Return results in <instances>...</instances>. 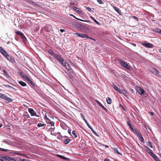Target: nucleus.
<instances>
[{
    "instance_id": "1",
    "label": "nucleus",
    "mask_w": 161,
    "mask_h": 161,
    "mask_svg": "<svg viewBox=\"0 0 161 161\" xmlns=\"http://www.w3.org/2000/svg\"><path fill=\"white\" fill-rule=\"evenodd\" d=\"M138 93L140 95H145V92L144 90L142 88L139 86H137L136 88Z\"/></svg>"
},
{
    "instance_id": "2",
    "label": "nucleus",
    "mask_w": 161,
    "mask_h": 161,
    "mask_svg": "<svg viewBox=\"0 0 161 161\" xmlns=\"http://www.w3.org/2000/svg\"><path fill=\"white\" fill-rule=\"evenodd\" d=\"M0 52L3 54L7 59H9L8 58L9 55L1 47H0Z\"/></svg>"
},
{
    "instance_id": "3",
    "label": "nucleus",
    "mask_w": 161,
    "mask_h": 161,
    "mask_svg": "<svg viewBox=\"0 0 161 161\" xmlns=\"http://www.w3.org/2000/svg\"><path fill=\"white\" fill-rule=\"evenodd\" d=\"M142 45L147 48H153L154 47L153 44L148 43H143Z\"/></svg>"
},
{
    "instance_id": "4",
    "label": "nucleus",
    "mask_w": 161,
    "mask_h": 161,
    "mask_svg": "<svg viewBox=\"0 0 161 161\" xmlns=\"http://www.w3.org/2000/svg\"><path fill=\"white\" fill-rule=\"evenodd\" d=\"M120 64L124 67L127 69H129L130 67L129 65L127 64L123 60H120Z\"/></svg>"
},
{
    "instance_id": "5",
    "label": "nucleus",
    "mask_w": 161,
    "mask_h": 161,
    "mask_svg": "<svg viewBox=\"0 0 161 161\" xmlns=\"http://www.w3.org/2000/svg\"><path fill=\"white\" fill-rule=\"evenodd\" d=\"M28 111L29 113L31 114V116H35L36 117L38 116L36 115V113L34 111V110L31 108H29L28 109Z\"/></svg>"
},
{
    "instance_id": "6",
    "label": "nucleus",
    "mask_w": 161,
    "mask_h": 161,
    "mask_svg": "<svg viewBox=\"0 0 161 161\" xmlns=\"http://www.w3.org/2000/svg\"><path fill=\"white\" fill-rule=\"evenodd\" d=\"M54 57L60 62H62L64 60V59L58 54L54 55Z\"/></svg>"
},
{
    "instance_id": "7",
    "label": "nucleus",
    "mask_w": 161,
    "mask_h": 161,
    "mask_svg": "<svg viewBox=\"0 0 161 161\" xmlns=\"http://www.w3.org/2000/svg\"><path fill=\"white\" fill-rule=\"evenodd\" d=\"M74 34L75 35H77L78 36L82 38H87V37H88V36L86 35L83 34L81 33H75Z\"/></svg>"
},
{
    "instance_id": "8",
    "label": "nucleus",
    "mask_w": 161,
    "mask_h": 161,
    "mask_svg": "<svg viewBox=\"0 0 161 161\" xmlns=\"http://www.w3.org/2000/svg\"><path fill=\"white\" fill-rule=\"evenodd\" d=\"M57 156L64 160H66L68 161H70V159L68 158L64 157V156L59 154H57Z\"/></svg>"
},
{
    "instance_id": "9",
    "label": "nucleus",
    "mask_w": 161,
    "mask_h": 161,
    "mask_svg": "<svg viewBox=\"0 0 161 161\" xmlns=\"http://www.w3.org/2000/svg\"><path fill=\"white\" fill-rule=\"evenodd\" d=\"M146 150L147 152L151 156L153 153L152 152V150L148 147H145Z\"/></svg>"
},
{
    "instance_id": "10",
    "label": "nucleus",
    "mask_w": 161,
    "mask_h": 161,
    "mask_svg": "<svg viewBox=\"0 0 161 161\" xmlns=\"http://www.w3.org/2000/svg\"><path fill=\"white\" fill-rule=\"evenodd\" d=\"M151 157H152L155 161H160L158 158V156L154 154H153Z\"/></svg>"
},
{
    "instance_id": "11",
    "label": "nucleus",
    "mask_w": 161,
    "mask_h": 161,
    "mask_svg": "<svg viewBox=\"0 0 161 161\" xmlns=\"http://www.w3.org/2000/svg\"><path fill=\"white\" fill-rule=\"evenodd\" d=\"M161 30V29L159 28H153L152 29V31L154 32L158 33L160 34Z\"/></svg>"
},
{
    "instance_id": "12",
    "label": "nucleus",
    "mask_w": 161,
    "mask_h": 161,
    "mask_svg": "<svg viewBox=\"0 0 161 161\" xmlns=\"http://www.w3.org/2000/svg\"><path fill=\"white\" fill-rule=\"evenodd\" d=\"M20 75L22 77L25 79L28 77L26 74L23 72L20 73Z\"/></svg>"
},
{
    "instance_id": "13",
    "label": "nucleus",
    "mask_w": 161,
    "mask_h": 161,
    "mask_svg": "<svg viewBox=\"0 0 161 161\" xmlns=\"http://www.w3.org/2000/svg\"><path fill=\"white\" fill-rule=\"evenodd\" d=\"M114 88V89L117 92H119V93L120 94L121 93V92L120 91H119V88H118V87L115 85L114 84L113 86Z\"/></svg>"
},
{
    "instance_id": "14",
    "label": "nucleus",
    "mask_w": 161,
    "mask_h": 161,
    "mask_svg": "<svg viewBox=\"0 0 161 161\" xmlns=\"http://www.w3.org/2000/svg\"><path fill=\"white\" fill-rule=\"evenodd\" d=\"M113 8L114 9V10L117 12L118 14L120 15L121 14L119 9L118 8L114 6L113 7Z\"/></svg>"
},
{
    "instance_id": "15",
    "label": "nucleus",
    "mask_w": 161,
    "mask_h": 161,
    "mask_svg": "<svg viewBox=\"0 0 161 161\" xmlns=\"http://www.w3.org/2000/svg\"><path fill=\"white\" fill-rule=\"evenodd\" d=\"M132 130L134 133L136 134L138 136L141 135L140 133L136 129L134 130L133 129Z\"/></svg>"
},
{
    "instance_id": "16",
    "label": "nucleus",
    "mask_w": 161,
    "mask_h": 161,
    "mask_svg": "<svg viewBox=\"0 0 161 161\" xmlns=\"http://www.w3.org/2000/svg\"><path fill=\"white\" fill-rule=\"evenodd\" d=\"M106 101L108 104H110L112 102V99L108 97L106 99Z\"/></svg>"
},
{
    "instance_id": "17",
    "label": "nucleus",
    "mask_w": 161,
    "mask_h": 161,
    "mask_svg": "<svg viewBox=\"0 0 161 161\" xmlns=\"http://www.w3.org/2000/svg\"><path fill=\"white\" fill-rule=\"evenodd\" d=\"M19 84L23 86H26V84L25 83L21 81H19Z\"/></svg>"
},
{
    "instance_id": "18",
    "label": "nucleus",
    "mask_w": 161,
    "mask_h": 161,
    "mask_svg": "<svg viewBox=\"0 0 161 161\" xmlns=\"http://www.w3.org/2000/svg\"><path fill=\"white\" fill-rule=\"evenodd\" d=\"M3 74L6 77H8V75L7 72H6V70L5 69H3Z\"/></svg>"
},
{
    "instance_id": "19",
    "label": "nucleus",
    "mask_w": 161,
    "mask_h": 161,
    "mask_svg": "<svg viewBox=\"0 0 161 161\" xmlns=\"http://www.w3.org/2000/svg\"><path fill=\"white\" fill-rule=\"evenodd\" d=\"M90 18L92 19L97 24L99 25H101V24L98 21L94 19L92 16H91Z\"/></svg>"
},
{
    "instance_id": "20",
    "label": "nucleus",
    "mask_w": 161,
    "mask_h": 161,
    "mask_svg": "<svg viewBox=\"0 0 161 161\" xmlns=\"http://www.w3.org/2000/svg\"><path fill=\"white\" fill-rule=\"evenodd\" d=\"M138 137L140 138V140L142 142H144V140L142 135H141L140 136H139Z\"/></svg>"
},
{
    "instance_id": "21",
    "label": "nucleus",
    "mask_w": 161,
    "mask_h": 161,
    "mask_svg": "<svg viewBox=\"0 0 161 161\" xmlns=\"http://www.w3.org/2000/svg\"><path fill=\"white\" fill-rule=\"evenodd\" d=\"M112 149L117 153L118 154H121V153L118 151V148H117L115 147L113 148Z\"/></svg>"
},
{
    "instance_id": "22",
    "label": "nucleus",
    "mask_w": 161,
    "mask_h": 161,
    "mask_svg": "<svg viewBox=\"0 0 161 161\" xmlns=\"http://www.w3.org/2000/svg\"><path fill=\"white\" fill-rule=\"evenodd\" d=\"M70 141H71V140L66 139L64 141V143L65 144H67L69 143Z\"/></svg>"
},
{
    "instance_id": "23",
    "label": "nucleus",
    "mask_w": 161,
    "mask_h": 161,
    "mask_svg": "<svg viewBox=\"0 0 161 161\" xmlns=\"http://www.w3.org/2000/svg\"><path fill=\"white\" fill-rule=\"evenodd\" d=\"M65 67L68 70H71V69L70 67V66L69 65V64H66V65L65 66Z\"/></svg>"
},
{
    "instance_id": "24",
    "label": "nucleus",
    "mask_w": 161,
    "mask_h": 161,
    "mask_svg": "<svg viewBox=\"0 0 161 161\" xmlns=\"http://www.w3.org/2000/svg\"><path fill=\"white\" fill-rule=\"evenodd\" d=\"M73 9L76 12L80 13V12L78 10V8H77L76 7L74 6L73 7Z\"/></svg>"
},
{
    "instance_id": "25",
    "label": "nucleus",
    "mask_w": 161,
    "mask_h": 161,
    "mask_svg": "<svg viewBox=\"0 0 161 161\" xmlns=\"http://www.w3.org/2000/svg\"><path fill=\"white\" fill-rule=\"evenodd\" d=\"M121 93H123L124 95H125V96H127L128 93H127L126 91L125 90H124V89L122 90H121Z\"/></svg>"
},
{
    "instance_id": "26",
    "label": "nucleus",
    "mask_w": 161,
    "mask_h": 161,
    "mask_svg": "<svg viewBox=\"0 0 161 161\" xmlns=\"http://www.w3.org/2000/svg\"><path fill=\"white\" fill-rule=\"evenodd\" d=\"M97 104L101 107L103 108V109H106V108L104 107V106L98 101H97Z\"/></svg>"
},
{
    "instance_id": "27",
    "label": "nucleus",
    "mask_w": 161,
    "mask_h": 161,
    "mask_svg": "<svg viewBox=\"0 0 161 161\" xmlns=\"http://www.w3.org/2000/svg\"><path fill=\"white\" fill-rule=\"evenodd\" d=\"M153 73H154L156 75L158 76V74H159V72L158 71L157 69H154L153 70Z\"/></svg>"
},
{
    "instance_id": "28",
    "label": "nucleus",
    "mask_w": 161,
    "mask_h": 161,
    "mask_svg": "<svg viewBox=\"0 0 161 161\" xmlns=\"http://www.w3.org/2000/svg\"><path fill=\"white\" fill-rule=\"evenodd\" d=\"M21 36L24 42L26 41V37H25V36L24 35V34H23Z\"/></svg>"
},
{
    "instance_id": "29",
    "label": "nucleus",
    "mask_w": 161,
    "mask_h": 161,
    "mask_svg": "<svg viewBox=\"0 0 161 161\" xmlns=\"http://www.w3.org/2000/svg\"><path fill=\"white\" fill-rule=\"evenodd\" d=\"M3 158L4 161H9V158L8 157H3Z\"/></svg>"
},
{
    "instance_id": "30",
    "label": "nucleus",
    "mask_w": 161,
    "mask_h": 161,
    "mask_svg": "<svg viewBox=\"0 0 161 161\" xmlns=\"http://www.w3.org/2000/svg\"><path fill=\"white\" fill-rule=\"evenodd\" d=\"M15 33L16 34L19 35L20 36H21L23 34L21 31H16Z\"/></svg>"
},
{
    "instance_id": "31",
    "label": "nucleus",
    "mask_w": 161,
    "mask_h": 161,
    "mask_svg": "<svg viewBox=\"0 0 161 161\" xmlns=\"http://www.w3.org/2000/svg\"><path fill=\"white\" fill-rule=\"evenodd\" d=\"M47 27H48L50 29L51 28V26L50 25H48L47 26L45 27L44 29H45V30L47 31L48 32L49 31L47 30Z\"/></svg>"
},
{
    "instance_id": "32",
    "label": "nucleus",
    "mask_w": 161,
    "mask_h": 161,
    "mask_svg": "<svg viewBox=\"0 0 161 161\" xmlns=\"http://www.w3.org/2000/svg\"><path fill=\"white\" fill-rule=\"evenodd\" d=\"M45 125V124H42L41 123H38L37 124V126L38 127H43Z\"/></svg>"
},
{
    "instance_id": "33",
    "label": "nucleus",
    "mask_w": 161,
    "mask_h": 161,
    "mask_svg": "<svg viewBox=\"0 0 161 161\" xmlns=\"http://www.w3.org/2000/svg\"><path fill=\"white\" fill-rule=\"evenodd\" d=\"M72 134L73 135L74 137L76 138L77 137V135L75 133V130H73L72 132Z\"/></svg>"
},
{
    "instance_id": "34",
    "label": "nucleus",
    "mask_w": 161,
    "mask_h": 161,
    "mask_svg": "<svg viewBox=\"0 0 161 161\" xmlns=\"http://www.w3.org/2000/svg\"><path fill=\"white\" fill-rule=\"evenodd\" d=\"M48 53L51 55H55V54H54L53 51L52 50H49Z\"/></svg>"
},
{
    "instance_id": "35",
    "label": "nucleus",
    "mask_w": 161,
    "mask_h": 161,
    "mask_svg": "<svg viewBox=\"0 0 161 161\" xmlns=\"http://www.w3.org/2000/svg\"><path fill=\"white\" fill-rule=\"evenodd\" d=\"M147 143L148 144V145L151 148H153V145L151 143V142H150L149 141H148Z\"/></svg>"
},
{
    "instance_id": "36",
    "label": "nucleus",
    "mask_w": 161,
    "mask_h": 161,
    "mask_svg": "<svg viewBox=\"0 0 161 161\" xmlns=\"http://www.w3.org/2000/svg\"><path fill=\"white\" fill-rule=\"evenodd\" d=\"M127 123V124H128V125L129 126L130 128L132 130H133V129L132 127V126L131 125V123H129L128 122Z\"/></svg>"
},
{
    "instance_id": "37",
    "label": "nucleus",
    "mask_w": 161,
    "mask_h": 161,
    "mask_svg": "<svg viewBox=\"0 0 161 161\" xmlns=\"http://www.w3.org/2000/svg\"><path fill=\"white\" fill-rule=\"evenodd\" d=\"M19 161H30L29 160H28L26 159L20 158L19 159Z\"/></svg>"
},
{
    "instance_id": "38",
    "label": "nucleus",
    "mask_w": 161,
    "mask_h": 161,
    "mask_svg": "<svg viewBox=\"0 0 161 161\" xmlns=\"http://www.w3.org/2000/svg\"><path fill=\"white\" fill-rule=\"evenodd\" d=\"M6 100L8 102H11L13 101V100L11 99L10 98L8 97V98H7V99Z\"/></svg>"
},
{
    "instance_id": "39",
    "label": "nucleus",
    "mask_w": 161,
    "mask_h": 161,
    "mask_svg": "<svg viewBox=\"0 0 161 161\" xmlns=\"http://www.w3.org/2000/svg\"><path fill=\"white\" fill-rule=\"evenodd\" d=\"M60 63H61L62 64V65L63 66H64L65 67L66 66V62H64V60L63 61V62H61Z\"/></svg>"
},
{
    "instance_id": "40",
    "label": "nucleus",
    "mask_w": 161,
    "mask_h": 161,
    "mask_svg": "<svg viewBox=\"0 0 161 161\" xmlns=\"http://www.w3.org/2000/svg\"><path fill=\"white\" fill-rule=\"evenodd\" d=\"M77 19L81 21L85 22H90V21H88V20H85L81 19H78V18H77Z\"/></svg>"
},
{
    "instance_id": "41",
    "label": "nucleus",
    "mask_w": 161,
    "mask_h": 161,
    "mask_svg": "<svg viewBox=\"0 0 161 161\" xmlns=\"http://www.w3.org/2000/svg\"><path fill=\"white\" fill-rule=\"evenodd\" d=\"M22 156L21 157H25L26 158H28V157L26 155V154H25L22 153V155H21Z\"/></svg>"
},
{
    "instance_id": "42",
    "label": "nucleus",
    "mask_w": 161,
    "mask_h": 161,
    "mask_svg": "<svg viewBox=\"0 0 161 161\" xmlns=\"http://www.w3.org/2000/svg\"><path fill=\"white\" fill-rule=\"evenodd\" d=\"M4 95H5L4 94L0 93V97L2 98L3 99Z\"/></svg>"
},
{
    "instance_id": "43",
    "label": "nucleus",
    "mask_w": 161,
    "mask_h": 161,
    "mask_svg": "<svg viewBox=\"0 0 161 161\" xmlns=\"http://www.w3.org/2000/svg\"><path fill=\"white\" fill-rule=\"evenodd\" d=\"M80 115H81V118H82V119H83V120L85 119V116L82 114L81 113Z\"/></svg>"
},
{
    "instance_id": "44",
    "label": "nucleus",
    "mask_w": 161,
    "mask_h": 161,
    "mask_svg": "<svg viewBox=\"0 0 161 161\" xmlns=\"http://www.w3.org/2000/svg\"><path fill=\"white\" fill-rule=\"evenodd\" d=\"M15 153L17 155H22V153H20V152H15Z\"/></svg>"
},
{
    "instance_id": "45",
    "label": "nucleus",
    "mask_w": 161,
    "mask_h": 161,
    "mask_svg": "<svg viewBox=\"0 0 161 161\" xmlns=\"http://www.w3.org/2000/svg\"><path fill=\"white\" fill-rule=\"evenodd\" d=\"M8 150H7V149L0 148V151H7Z\"/></svg>"
},
{
    "instance_id": "46",
    "label": "nucleus",
    "mask_w": 161,
    "mask_h": 161,
    "mask_svg": "<svg viewBox=\"0 0 161 161\" xmlns=\"http://www.w3.org/2000/svg\"><path fill=\"white\" fill-rule=\"evenodd\" d=\"M97 1L100 4H102L103 3L102 1L101 0H97Z\"/></svg>"
},
{
    "instance_id": "47",
    "label": "nucleus",
    "mask_w": 161,
    "mask_h": 161,
    "mask_svg": "<svg viewBox=\"0 0 161 161\" xmlns=\"http://www.w3.org/2000/svg\"><path fill=\"white\" fill-rule=\"evenodd\" d=\"M51 125L54 126V122L53 121L49 123Z\"/></svg>"
},
{
    "instance_id": "48",
    "label": "nucleus",
    "mask_w": 161,
    "mask_h": 161,
    "mask_svg": "<svg viewBox=\"0 0 161 161\" xmlns=\"http://www.w3.org/2000/svg\"><path fill=\"white\" fill-rule=\"evenodd\" d=\"M26 80L28 81L29 82H31V80L29 78L28 76L26 79Z\"/></svg>"
},
{
    "instance_id": "49",
    "label": "nucleus",
    "mask_w": 161,
    "mask_h": 161,
    "mask_svg": "<svg viewBox=\"0 0 161 161\" xmlns=\"http://www.w3.org/2000/svg\"><path fill=\"white\" fill-rule=\"evenodd\" d=\"M86 9L90 12L92 11V9L89 7L86 8Z\"/></svg>"
},
{
    "instance_id": "50",
    "label": "nucleus",
    "mask_w": 161,
    "mask_h": 161,
    "mask_svg": "<svg viewBox=\"0 0 161 161\" xmlns=\"http://www.w3.org/2000/svg\"><path fill=\"white\" fill-rule=\"evenodd\" d=\"M92 133L94 134H95L97 136H98V135L96 133V132L94 130H93L92 131Z\"/></svg>"
},
{
    "instance_id": "51",
    "label": "nucleus",
    "mask_w": 161,
    "mask_h": 161,
    "mask_svg": "<svg viewBox=\"0 0 161 161\" xmlns=\"http://www.w3.org/2000/svg\"><path fill=\"white\" fill-rule=\"evenodd\" d=\"M70 15L71 16H73L74 18H75V19H77V18L72 14H70Z\"/></svg>"
},
{
    "instance_id": "52",
    "label": "nucleus",
    "mask_w": 161,
    "mask_h": 161,
    "mask_svg": "<svg viewBox=\"0 0 161 161\" xmlns=\"http://www.w3.org/2000/svg\"><path fill=\"white\" fill-rule=\"evenodd\" d=\"M8 98V97L5 95L3 99H5L6 100L7 99V98Z\"/></svg>"
},
{
    "instance_id": "53",
    "label": "nucleus",
    "mask_w": 161,
    "mask_h": 161,
    "mask_svg": "<svg viewBox=\"0 0 161 161\" xmlns=\"http://www.w3.org/2000/svg\"><path fill=\"white\" fill-rule=\"evenodd\" d=\"M86 124V125H87V126H88V127L89 128H90V127H91V126L88 123V122Z\"/></svg>"
},
{
    "instance_id": "54",
    "label": "nucleus",
    "mask_w": 161,
    "mask_h": 161,
    "mask_svg": "<svg viewBox=\"0 0 161 161\" xmlns=\"http://www.w3.org/2000/svg\"><path fill=\"white\" fill-rule=\"evenodd\" d=\"M60 31L62 33H63L65 31L63 29H61L60 30Z\"/></svg>"
},
{
    "instance_id": "55",
    "label": "nucleus",
    "mask_w": 161,
    "mask_h": 161,
    "mask_svg": "<svg viewBox=\"0 0 161 161\" xmlns=\"http://www.w3.org/2000/svg\"><path fill=\"white\" fill-rule=\"evenodd\" d=\"M133 17L134 19H136V20H137V19H138V18H137V17H136V16H133Z\"/></svg>"
},
{
    "instance_id": "56",
    "label": "nucleus",
    "mask_w": 161,
    "mask_h": 161,
    "mask_svg": "<svg viewBox=\"0 0 161 161\" xmlns=\"http://www.w3.org/2000/svg\"><path fill=\"white\" fill-rule=\"evenodd\" d=\"M104 161H110V160L108 159L105 158L104 159Z\"/></svg>"
},
{
    "instance_id": "57",
    "label": "nucleus",
    "mask_w": 161,
    "mask_h": 161,
    "mask_svg": "<svg viewBox=\"0 0 161 161\" xmlns=\"http://www.w3.org/2000/svg\"><path fill=\"white\" fill-rule=\"evenodd\" d=\"M68 132L69 134H70L71 133V130H68Z\"/></svg>"
},
{
    "instance_id": "58",
    "label": "nucleus",
    "mask_w": 161,
    "mask_h": 161,
    "mask_svg": "<svg viewBox=\"0 0 161 161\" xmlns=\"http://www.w3.org/2000/svg\"><path fill=\"white\" fill-rule=\"evenodd\" d=\"M89 128L91 130H92V131L94 130L93 128L92 127V126L91 127H90V128Z\"/></svg>"
},
{
    "instance_id": "59",
    "label": "nucleus",
    "mask_w": 161,
    "mask_h": 161,
    "mask_svg": "<svg viewBox=\"0 0 161 161\" xmlns=\"http://www.w3.org/2000/svg\"><path fill=\"white\" fill-rule=\"evenodd\" d=\"M25 116L26 117L28 118H29L30 117L29 115H28V114L26 115Z\"/></svg>"
},
{
    "instance_id": "60",
    "label": "nucleus",
    "mask_w": 161,
    "mask_h": 161,
    "mask_svg": "<svg viewBox=\"0 0 161 161\" xmlns=\"http://www.w3.org/2000/svg\"><path fill=\"white\" fill-rule=\"evenodd\" d=\"M5 86L7 87H11V86L8 85H5Z\"/></svg>"
},
{
    "instance_id": "61",
    "label": "nucleus",
    "mask_w": 161,
    "mask_h": 161,
    "mask_svg": "<svg viewBox=\"0 0 161 161\" xmlns=\"http://www.w3.org/2000/svg\"><path fill=\"white\" fill-rule=\"evenodd\" d=\"M30 82L31 83V84L32 85H33V86H34V83H33V82H32V81H31V82Z\"/></svg>"
},
{
    "instance_id": "62",
    "label": "nucleus",
    "mask_w": 161,
    "mask_h": 161,
    "mask_svg": "<svg viewBox=\"0 0 161 161\" xmlns=\"http://www.w3.org/2000/svg\"><path fill=\"white\" fill-rule=\"evenodd\" d=\"M83 120L85 121L86 124L88 123L87 120L86 119H84Z\"/></svg>"
},
{
    "instance_id": "63",
    "label": "nucleus",
    "mask_w": 161,
    "mask_h": 161,
    "mask_svg": "<svg viewBox=\"0 0 161 161\" xmlns=\"http://www.w3.org/2000/svg\"><path fill=\"white\" fill-rule=\"evenodd\" d=\"M70 70V72H71L72 73H73L74 72V71L73 70V69H71L70 70Z\"/></svg>"
},
{
    "instance_id": "64",
    "label": "nucleus",
    "mask_w": 161,
    "mask_h": 161,
    "mask_svg": "<svg viewBox=\"0 0 161 161\" xmlns=\"http://www.w3.org/2000/svg\"><path fill=\"white\" fill-rule=\"evenodd\" d=\"M158 76L159 77H161V75L159 74H158Z\"/></svg>"
}]
</instances>
